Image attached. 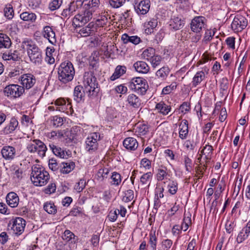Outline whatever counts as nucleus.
<instances>
[{
    "label": "nucleus",
    "mask_w": 250,
    "mask_h": 250,
    "mask_svg": "<svg viewBox=\"0 0 250 250\" xmlns=\"http://www.w3.org/2000/svg\"><path fill=\"white\" fill-rule=\"evenodd\" d=\"M22 47L26 50L30 61L36 65H40L42 62V55L41 49L31 40L22 42Z\"/></svg>",
    "instance_id": "1"
},
{
    "label": "nucleus",
    "mask_w": 250,
    "mask_h": 250,
    "mask_svg": "<svg viewBox=\"0 0 250 250\" xmlns=\"http://www.w3.org/2000/svg\"><path fill=\"white\" fill-rule=\"evenodd\" d=\"M48 172L40 165H35L32 167L31 180L36 186H43L49 179Z\"/></svg>",
    "instance_id": "2"
},
{
    "label": "nucleus",
    "mask_w": 250,
    "mask_h": 250,
    "mask_svg": "<svg viewBox=\"0 0 250 250\" xmlns=\"http://www.w3.org/2000/svg\"><path fill=\"white\" fill-rule=\"evenodd\" d=\"M75 71L73 64L69 61L62 62L58 69V80L63 83L72 81Z\"/></svg>",
    "instance_id": "3"
},
{
    "label": "nucleus",
    "mask_w": 250,
    "mask_h": 250,
    "mask_svg": "<svg viewBox=\"0 0 250 250\" xmlns=\"http://www.w3.org/2000/svg\"><path fill=\"white\" fill-rule=\"evenodd\" d=\"M85 91L89 96L93 95L99 90L96 78L91 72H85L83 81Z\"/></svg>",
    "instance_id": "4"
},
{
    "label": "nucleus",
    "mask_w": 250,
    "mask_h": 250,
    "mask_svg": "<svg viewBox=\"0 0 250 250\" xmlns=\"http://www.w3.org/2000/svg\"><path fill=\"white\" fill-rule=\"evenodd\" d=\"M128 86L131 90L141 95H144L148 88L147 81L141 77L132 78L129 83Z\"/></svg>",
    "instance_id": "5"
},
{
    "label": "nucleus",
    "mask_w": 250,
    "mask_h": 250,
    "mask_svg": "<svg viewBox=\"0 0 250 250\" xmlns=\"http://www.w3.org/2000/svg\"><path fill=\"white\" fill-rule=\"evenodd\" d=\"M26 148L30 153H37L43 158L45 155L47 147L43 142L38 139L30 140L27 144Z\"/></svg>",
    "instance_id": "6"
},
{
    "label": "nucleus",
    "mask_w": 250,
    "mask_h": 250,
    "mask_svg": "<svg viewBox=\"0 0 250 250\" xmlns=\"http://www.w3.org/2000/svg\"><path fill=\"white\" fill-rule=\"evenodd\" d=\"M101 140L99 133L93 132L86 138L85 143V149L90 154L95 152L98 148V141Z\"/></svg>",
    "instance_id": "7"
},
{
    "label": "nucleus",
    "mask_w": 250,
    "mask_h": 250,
    "mask_svg": "<svg viewBox=\"0 0 250 250\" xmlns=\"http://www.w3.org/2000/svg\"><path fill=\"white\" fill-rule=\"evenodd\" d=\"M4 95L12 99L20 97L24 93V89L16 84H9L4 89Z\"/></svg>",
    "instance_id": "8"
},
{
    "label": "nucleus",
    "mask_w": 250,
    "mask_h": 250,
    "mask_svg": "<svg viewBox=\"0 0 250 250\" xmlns=\"http://www.w3.org/2000/svg\"><path fill=\"white\" fill-rule=\"evenodd\" d=\"M92 10L83 9L81 14L76 15L73 20V25L80 27L83 24L89 21L92 18Z\"/></svg>",
    "instance_id": "9"
},
{
    "label": "nucleus",
    "mask_w": 250,
    "mask_h": 250,
    "mask_svg": "<svg viewBox=\"0 0 250 250\" xmlns=\"http://www.w3.org/2000/svg\"><path fill=\"white\" fill-rule=\"evenodd\" d=\"M248 25V20L245 16L236 15L231 23V28L235 32H241Z\"/></svg>",
    "instance_id": "10"
},
{
    "label": "nucleus",
    "mask_w": 250,
    "mask_h": 250,
    "mask_svg": "<svg viewBox=\"0 0 250 250\" xmlns=\"http://www.w3.org/2000/svg\"><path fill=\"white\" fill-rule=\"evenodd\" d=\"M10 225L13 232L17 235H20L24 230L26 221L21 217H16L10 221L9 226Z\"/></svg>",
    "instance_id": "11"
},
{
    "label": "nucleus",
    "mask_w": 250,
    "mask_h": 250,
    "mask_svg": "<svg viewBox=\"0 0 250 250\" xmlns=\"http://www.w3.org/2000/svg\"><path fill=\"white\" fill-rule=\"evenodd\" d=\"M71 105L68 101L66 102L63 98H59L55 102V105L49 106L48 109L50 111L56 110L62 112H68V109H71Z\"/></svg>",
    "instance_id": "12"
},
{
    "label": "nucleus",
    "mask_w": 250,
    "mask_h": 250,
    "mask_svg": "<svg viewBox=\"0 0 250 250\" xmlns=\"http://www.w3.org/2000/svg\"><path fill=\"white\" fill-rule=\"evenodd\" d=\"M19 80L21 81V87L24 89H29L32 87L36 82L35 77L31 73H27L20 76Z\"/></svg>",
    "instance_id": "13"
},
{
    "label": "nucleus",
    "mask_w": 250,
    "mask_h": 250,
    "mask_svg": "<svg viewBox=\"0 0 250 250\" xmlns=\"http://www.w3.org/2000/svg\"><path fill=\"white\" fill-rule=\"evenodd\" d=\"M134 9L138 15L146 14L150 8L149 0H135Z\"/></svg>",
    "instance_id": "14"
},
{
    "label": "nucleus",
    "mask_w": 250,
    "mask_h": 250,
    "mask_svg": "<svg viewBox=\"0 0 250 250\" xmlns=\"http://www.w3.org/2000/svg\"><path fill=\"white\" fill-rule=\"evenodd\" d=\"M206 19L204 17L199 16L195 17L190 23L191 29L196 33L200 32L205 25Z\"/></svg>",
    "instance_id": "15"
},
{
    "label": "nucleus",
    "mask_w": 250,
    "mask_h": 250,
    "mask_svg": "<svg viewBox=\"0 0 250 250\" xmlns=\"http://www.w3.org/2000/svg\"><path fill=\"white\" fill-rule=\"evenodd\" d=\"M2 157L7 161L13 160L16 155V149L10 146H5L1 149Z\"/></svg>",
    "instance_id": "16"
},
{
    "label": "nucleus",
    "mask_w": 250,
    "mask_h": 250,
    "mask_svg": "<svg viewBox=\"0 0 250 250\" xmlns=\"http://www.w3.org/2000/svg\"><path fill=\"white\" fill-rule=\"evenodd\" d=\"M18 121L15 118H12L9 123L0 131V134L7 135L12 133L17 128Z\"/></svg>",
    "instance_id": "17"
},
{
    "label": "nucleus",
    "mask_w": 250,
    "mask_h": 250,
    "mask_svg": "<svg viewBox=\"0 0 250 250\" xmlns=\"http://www.w3.org/2000/svg\"><path fill=\"white\" fill-rule=\"evenodd\" d=\"M43 36L47 39L49 42L55 44L57 42L56 34L52 28L49 26H44L42 30Z\"/></svg>",
    "instance_id": "18"
},
{
    "label": "nucleus",
    "mask_w": 250,
    "mask_h": 250,
    "mask_svg": "<svg viewBox=\"0 0 250 250\" xmlns=\"http://www.w3.org/2000/svg\"><path fill=\"white\" fill-rule=\"evenodd\" d=\"M250 233V220L247 223L238 233L236 241L238 243H241L247 239Z\"/></svg>",
    "instance_id": "19"
},
{
    "label": "nucleus",
    "mask_w": 250,
    "mask_h": 250,
    "mask_svg": "<svg viewBox=\"0 0 250 250\" xmlns=\"http://www.w3.org/2000/svg\"><path fill=\"white\" fill-rule=\"evenodd\" d=\"M212 146L208 145H206L202 150V157H203V159L205 160V164H203V168L206 169L207 164L209 162L212 155Z\"/></svg>",
    "instance_id": "20"
},
{
    "label": "nucleus",
    "mask_w": 250,
    "mask_h": 250,
    "mask_svg": "<svg viewBox=\"0 0 250 250\" xmlns=\"http://www.w3.org/2000/svg\"><path fill=\"white\" fill-rule=\"evenodd\" d=\"M188 133V122L186 120H183L179 125V137L182 140H185L187 138Z\"/></svg>",
    "instance_id": "21"
},
{
    "label": "nucleus",
    "mask_w": 250,
    "mask_h": 250,
    "mask_svg": "<svg viewBox=\"0 0 250 250\" xmlns=\"http://www.w3.org/2000/svg\"><path fill=\"white\" fill-rule=\"evenodd\" d=\"M133 67L136 71L140 73L146 74L150 69L148 65L144 61H137L133 64Z\"/></svg>",
    "instance_id": "22"
},
{
    "label": "nucleus",
    "mask_w": 250,
    "mask_h": 250,
    "mask_svg": "<svg viewBox=\"0 0 250 250\" xmlns=\"http://www.w3.org/2000/svg\"><path fill=\"white\" fill-rule=\"evenodd\" d=\"M6 199L8 205L12 208H15L19 204V198L15 192H11L9 193L6 196Z\"/></svg>",
    "instance_id": "23"
},
{
    "label": "nucleus",
    "mask_w": 250,
    "mask_h": 250,
    "mask_svg": "<svg viewBox=\"0 0 250 250\" xmlns=\"http://www.w3.org/2000/svg\"><path fill=\"white\" fill-rule=\"evenodd\" d=\"M123 145L126 149L134 150L137 148L138 143L137 140L134 138L128 137L124 140Z\"/></svg>",
    "instance_id": "24"
},
{
    "label": "nucleus",
    "mask_w": 250,
    "mask_h": 250,
    "mask_svg": "<svg viewBox=\"0 0 250 250\" xmlns=\"http://www.w3.org/2000/svg\"><path fill=\"white\" fill-rule=\"evenodd\" d=\"M126 71V68L125 66L122 65H118L115 68L114 73L110 77V80L111 81H114L120 77H121L122 75L125 73Z\"/></svg>",
    "instance_id": "25"
},
{
    "label": "nucleus",
    "mask_w": 250,
    "mask_h": 250,
    "mask_svg": "<svg viewBox=\"0 0 250 250\" xmlns=\"http://www.w3.org/2000/svg\"><path fill=\"white\" fill-rule=\"evenodd\" d=\"M94 24L89 23L86 26L83 27L80 30H77V32L81 37H87L94 32Z\"/></svg>",
    "instance_id": "26"
},
{
    "label": "nucleus",
    "mask_w": 250,
    "mask_h": 250,
    "mask_svg": "<svg viewBox=\"0 0 250 250\" xmlns=\"http://www.w3.org/2000/svg\"><path fill=\"white\" fill-rule=\"evenodd\" d=\"M126 102L130 106L138 108L141 105V101L136 95L130 94L128 95Z\"/></svg>",
    "instance_id": "27"
},
{
    "label": "nucleus",
    "mask_w": 250,
    "mask_h": 250,
    "mask_svg": "<svg viewBox=\"0 0 250 250\" xmlns=\"http://www.w3.org/2000/svg\"><path fill=\"white\" fill-rule=\"evenodd\" d=\"M84 96V91L81 85L76 86L74 90V99L77 102H80Z\"/></svg>",
    "instance_id": "28"
},
{
    "label": "nucleus",
    "mask_w": 250,
    "mask_h": 250,
    "mask_svg": "<svg viewBox=\"0 0 250 250\" xmlns=\"http://www.w3.org/2000/svg\"><path fill=\"white\" fill-rule=\"evenodd\" d=\"M61 167V172L63 174H68L74 169L75 167V164L72 161H68L62 163Z\"/></svg>",
    "instance_id": "29"
},
{
    "label": "nucleus",
    "mask_w": 250,
    "mask_h": 250,
    "mask_svg": "<svg viewBox=\"0 0 250 250\" xmlns=\"http://www.w3.org/2000/svg\"><path fill=\"white\" fill-rule=\"evenodd\" d=\"M169 72L170 69L167 66H163L156 71L155 75L158 79L164 81L167 77Z\"/></svg>",
    "instance_id": "30"
},
{
    "label": "nucleus",
    "mask_w": 250,
    "mask_h": 250,
    "mask_svg": "<svg viewBox=\"0 0 250 250\" xmlns=\"http://www.w3.org/2000/svg\"><path fill=\"white\" fill-rule=\"evenodd\" d=\"M156 109L158 112L163 115H167L170 111L171 106L166 104L163 102H161L156 105Z\"/></svg>",
    "instance_id": "31"
},
{
    "label": "nucleus",
    "mask_w": 250,
    "mask_h": 250,
    "mask_svg": "<svg viewBox=\"0 0 250 250\" xmlns=\"http://www.w3.org/2000/svg\"><path fill=\"white\" fill-rule=\"evenodd\" d=\"M122 40L125 44L131 42L134 44H138L141 41L140 38L138 36H129L127 34H124L122 35Z\"/></svg>",
    "instance_id": "32"
},
{
    "label": "nucleus",
    "mask_w": 250,
    "mask_h": 250,
    "mask_svg": "<svg viewBox=\"0 0 250 250\" xmlns=\"http://www.w3.org/2000/svg\"><path fill=\"white\" fill-rule=\"evenodd\" d=\"M11 44V40L7 35L0 33V49L9 48Z\"/></svg>",
    "instance_id": "33"
},
{
    "label": "nucleus",
    "mask_w": 250,
    "mask_h": 250,
    "mask_svg": "<svg viewBox=\"0 0 250 250\" xmlns=\"http://www.w3.org/2000/svg\"><path fill=\"white\" fill-rule=\"evenodd\" d=\"M205 78V73L203 71L196 72L191 82L192 87H195L199 85Z\"/></svg>",
    "instance_id": "34"
},
{
    "label": "nucleus",
    "mask_w": 250,
    "mask_h": 250,
    "mask_svg": "<svg viewBox=\"0 0 250 250\" xmlns=\"http://www.w3.org/2000/svg\"><path fill=\"white\" fill-rule=\"evenodd\" d=\"M138 136H144L148 131V126L144 124H137L133 129Z\"/></svg>",
    "instance_id": "35"
},
{
    "label": "nucleus",
    "mask_w": 250,
    "mask_h": 250,
    "mask_svg": "<svg viewBox=\"0 0 250 250\" xmlns=\"http://www.w3.org/2000/svg\"><path fill=\"white\" fill-rule=\"evenodd\" d=\"M99 4V0H85L83 9L92 10L94 12Z\"/></svg>",
    "instance_id": "36"
},
{
    "label": "nucleus",
    "mask_w": 250,
    "mask_h": 250,
    "mask_svg": "<svg viewBox=\"0 0 250 250\" xmlns=\"http://www.w3.org/2000/svg\"><path fill=\"white\" fill-rule=\"evenodd\" d=\"M184 25L183 21L179 17H174L170 21V26L175 30L182 28Z\"/></svg>",
    "instance_id": "37"
},
{
    "label": "nucleus",
    "mask_w": 250,
    "mask_h": 250,
    "mask_svg": "<svg viewBox=\"0 0 250 250\" xmlns=\"http://www.w3.org/2000/svg\"><path fill=\"white\" fill-rule=\"evenodd\" d=\"M49 146L56 156L61 158H64L65 157V151L61 147L56 146L54 144H50Z\"/></svg>",
    "instance_id": "38"
},
{
    "label": "nucleus",
    "mask_w": 250,
    "mask_h": 250,
    "mask_svg": "<svg viewBox=\"0 0 250 250\" xmlns=\"http://www.w3.org/2000/svg\"><path fill=\"white\" fill-rule=\"evenodd\" d=\"M20 18L24 21L34 22L36 20L37 16L33 13L24 12L20 14Z\"/></svg>",
    "instance_id": "39"
},
{
    "label": "nucleus",
    "mask_w": 250,
    "mask_h": 250,
    "mask_svg": "<svg viewBox=\"0 0 250 250\" xmlns=\"http://www.w3.org/2000/svg\"><path fill=\"white\" fill-rule=\"evenodd\" d=\"M157 244V237L155 231L151 230L149 234L148 245L151 250H156Z\"/></svg>",
    "instance_id": "40"
},
{
    "label": "nucleus",
    "mask_w": 250,
    "mask_h": 250,
    "mask_svg": "<svg viewBox=\"0 0 250 250\" xmlns=\"http://www.w3.org/2000/svg\"><path fill=\"white\" fill-rule=\"evenodd\" d=\"M2 58L5 61H17L19 58L18 52L14 50L13 52L11 51L5 52L2 54Z\"/></svg>",
    "instance_id": "41"
},
{
    "label": "nucleus",
    "mask_w": 250,
    "mask_h": 250,
    "mask_svg": "<svg viewBox=\"0 0 250 250\" xmlns=\"http://www.w3.org/2000/svg\"><path fill=\"white\" fill-rule=\"evenodd\" d=\"M152 177V174L150 172L144 174L140 178V184L143 186H148L150 183Z\"/></svg>",
    "instance_id": "42"
},
{
    "label": "nucleus",
    "mask_w": 250,
    "mask_h": 250,
    "mask_svg": "<svg viewBox=\"0 0 250 250\" xmlns=\"http://www.w3.org/2000/svg\"><path fill=\"white\" fill-rule=\"evenodd\" d=\"M155 54L154 48L149 47L145 49L142 54V58L149 61Z\"/></svg>",
    "instance_id": "43"
},
{
    "label": "nucleus",
    "mask_w": 250,
    "mask_h": 250,
    "mask_svg": "<svg viewBox=\"0 0 250 250\" xmlns=\"http://www.w3.org/2000/svg\"><path fill=\"white\" fill-rule=\"evenodd\" d=\"M75 3L74 4L72 1L70 2L68 8L63 9L62 15L63 16L67 17L72 15L76 10L78 9Z\"/></svg>",
    "instance_id": "44"
},
{
    "label": "nucleus",
    "mask_w": 250,
    "mask_h": 250,
    "mask_svg": "<svg viewBox=\"0 0 250 250\" xmlns=\"http://www.w3.org/2000/svg\"><path fill=\"white\" fill-rule=\"evenodd\" d=\"M38 92L37 89H34L31 90L25 100L26 102L29 104L35 102L38 97Z\"/></svg>",
    "instance_id": "45"
},
{
    "label": "nucleus",
    "mask_w": 250,
    "mask_h": 250,
    "mask_svg": "<svg viewBox=\"0 0 250 250\" xmlns=\"http://www.w3.org/2000/svg\"><path fill=\"white\" fill-rule=\"evenodd\" d=\"M164 191V188L158 185L155 190V204L160 203L159 198L164 197L163 192Z\"/></svg>",
    "instance_id": "46"
},
{
    "label": "nucleus",
    "mask_w": 250,
    "mask_h": 250,
    "mask_svg": "<svg viewBox=\"0 0 250 250\" xmlns=\"http://www.w3.org/2000/svg\"><path fill=\"white\" fill-rule=\"evenodd\" d=\"M109 173V170L107 168H100L99 169L96 176L98 180L102 181L107 177Z\"/></svg>",
    "instance_id": "47"
},
{
    "label": "nucleus",
    "mask_w": 250,
    "mask_h": 250,
    "mask_svg": "<svg viewBox=\"0 0 250 250\" xmlns=\"http://www.w3.org/2000/svg\"><path fill=\"white\" fill-rule=\"evenodd\" d=\"M177 86V84L176 82H172L170 85H167L163 88L161 94L163 95L169 94L176 89Z\"/></svg>",
    "instance_id": "48"
},
{
    "label": "nucleus",
    "mask_w": 250,
    "mask_h": 250,
    "mask_svg": "<svg viewBox=\"0 0 250 250\" xmlns=\"http://www.w3.org/2000/svg\"><path fill=\"white\" fill-rule=\"evenodd\" d=\"M44 209L49 214H55L57 212V208L54 203L46 202L43 206Z\"/></svg>",
    "instance_id": "49"
},
{
    "label": "nucleus",
    "mask_w": 250,
    "mask_h": 250,
    "mask_svg": "<svg viewBox=\"0 0 250 250\" xmlns=\"http://www.w3.org/2000/svg\"><path fill=\"white\" fill-rule=\"evenodd\" d=\"M62 238L64 240L69 241L72 240V242L75 243L77 239H75L74 234L69 230H65L62 236Z\"/></svg>",
    "instance_id": "50"
},
{
    "label": "nucleus",
    "mask_w": 250,
    "mask_h": 250,
    "mask_svg": "<svg viewBox=\"0 0 250 250\" xmlns=\"http://www.w3.org/2000/svg\"><path fill=\"white\" fill-rule=\"evenodd\" d=\"M168 191L171 195H174L178 190V183L175 181H171L167 185Z\"/></svg>",
    "instance_id": "51"
},
{
    "label": "nucleus",
    "mask_w": 250,
    "mask_h": 250,
    "mask_svg": "<svg viewBox=\"0 0 250 250\" xmlns=\"http://www.w3.org/2000/svg\"><path fill=\"white\" fill-rule=\"evenodd\" d=\"M158 24V21L157 19H151L146 24V33L148 34V32L151 33V30L155 28Z\"/></svg>",
    "instance_id": "52"
},
{
    "label": "nucleus",
    "mask_w": 250,
    "mask_h": 250,
    "mask_svg": "<svg viewBox=\"0 0 250 250\" xmlns=\"http://www.w3.org/2000/svg\"><path fill=\"white\" fill-rule=\"evenodd\" d=\"M153 68L160 65L162 61V57L158 55H155L149 61Z\"/></svg>",
    "instance_id": "53"
},
{
    "label": "nucleus",
    "mask_w": 250,
    "mask_h": 250,
    "mask_svg": "<svg viewBox=\"0 0 250 250\" xmlns=\"http://www.w3.org/2000/svg\"><path fill=\"white\" fill-rule=\"evenodd\" d=\"M62 0H52L49 4V8L51 11L59 9L62 4Z\"/></svg>",
    "instance_id": "54"
},
{
    "label": "nucleus",
    "mask_w": 250,
    "mask_h": 250,
    "mask_svg": "<svg viewBox=\"0 0 250 250\" xmlns=\"http://www.w3.org/2000/svg\"><path fill=\"white\" fill-rule=\"evenodd\" d=\"M111 179L112 180V184L115 186L119 185L121 182V176L120 174L116 172L112 173Z\"/></svg>",
    "instance_id": "55"
},
{
    "label": "nucleus",
    "mask_w": 250,
    "mask_h": 250,
    "mask_svg": "<svg viewBox=\"0 0 250 250\" xmlns=\"http://www.w3.org/2000/svg\"><path fill=\"white\" fill-rule=\"evenodd\" d=\"M191 224V218L189 216H185L182 225L180 227L182 230L186 231L189 227V225Z\"/></svg>",
    "instance_id": "56"
},
{
    "label": "nucleus",
    "mask_w": 250,
    "mask_h": 250,
    "mask_svg": "<svg viewBox=\"0 0 250 250\" xmlns=\"http://www.w3.org/2000/svg\"><path fill=\"white\" fill-rule=\"evenodd\" d=\"M4 15L8 19H11L14 16V10L10 5L6 6L4 9Z\"/></svg>",
    "instance_id": "57"
},
{
    "label": "nucleus",
    "mask_w": 250,
    "mask_h": 250,
    "mask_svg": "<svg viewBox=\"0 0 250 250\" xmlns=\"http://www.w3.org/2000/svg\"><path fill=\"white\" fill-rule=\"evenodd\" d=\"M108 22V19L106 15H101L96 21V24L99 26H104Z\"/></svg>",
    "instance_id": "58"
},
{
    "label": "nucleus",
    "mask_w": 250,
    "mask_h": 250,
    "mask_svg": "<svg viewBox=\"0 0 250 250\" xmlns=\"http://www.w3.org/2000/svg\"><path fill=\"white\" fill-rule=\"evenodd\" d=\"M85 186V182L83 180L81 179L74 186V190L77 192L83 191Z\"/></svg>",
    "instance_id": "59"
},
{
    "label": "nucleus",
    "mask_w": 250,
    "mask_h": 250,
    "mask_svg": "<svg viewBox=\"0 0 250 250\" xmlns=\"http://www.w3.org/2000/svg\"><path fill=\"white\" fill-rule=\"evenodd\" d=\"M172 244V241L169 239L163 240L161 243L162 248L163 250H169Z\"/></svg>",
    "instance_id": "60"
},
{
    "label": "nucleus",
    "mask_w": 250,
    "mask_h": 250,
    "mask_svg": "<svg viewBox=\"0 0 250 250\" xmlns=\"http://www.w3.org/2000/svg\"><path fill=\"white\" fill-rule=\"evenodd\" d=\"M134 198V192L132 190L128 189L125 192L123 200L126 202L131 201Z\"/></svg>",
    "instance_id": "61"
},
{
    "label": "nucleus",
    "mask_w": 250,
    "mask_h": 250,
    "mask_svg": "<svg viewBox=\"0 0 250 250\" xmlns=\"http://www.w3.org/2000/svg\"><path fill=\"white\" fill-rule=\"evenodd\" d=\"M56 189V186L55 183H50L46 188L44 189L46 194H50L54 193Z\"/></svg>",
    "instance_id": "62"
},
{
    "label": "nucleus",
    "mask_w": 250,
    "mask_h": 250,
    "mask_svg": "<svg viewBox=\"0 0 250 250\" xmlns=\"http://www.w3.org/2000/svg\"><path fill=\"white\" fill-rule=\"evenodd\" d=\"M190 109V106L189 104L184 102L179 107V110L183 114H185L188 113Z\"/></svg>",
    "instance_id": "63"
},
{
    "label": "nucleus",
    "mask_w": 250,
    "mask_h": 250,
    "mask_svg": "<svg viewBox=\"0 0 250 250\" xmlns=\"http://www.w3.org/2000/svg\"><path fill=\"white\" fill-rule=\"evenodd\" d=\"M52 121H53V125L56 127L62 125L63 121V119L62 117L58 116H53Z\"/></svg>",
    "instance_id": "64"
}]
</instances>
